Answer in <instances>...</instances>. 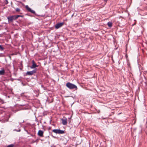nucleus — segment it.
<instances>
[{
  "instance_id": "obj_4",
  "label": "nucleus",
  "mask_w": 147,
  "mask_h": 147,
  "mask_svg": "<svg viewBox=\"0 0 147 147\" xmlns=\"http://www.w3.org/2000/svg\"><path fill=\"white\" fill-rule=\"evenodd\" d=\"M36 69H35L33 71H27L26 73V75H32L36 73Z\"/></svg>"
},
{
  "instance_id": "obj_6",
  "label": "nucleus",
  "mask_w": 147,
  "mask_h": 147,
  "mask_svg": "<svg viewBox=\"0 0 147 147\" xmlns=\"http://www.w3.org/2000/svg\"><path fill=\"white\" fill-rule=\"evenodd\" d=\"M32 65L30 67L31 68L33 69L38 67V65H36L34 60L32 61Z\"/></svg>"
},
{
  "instance_id": "obj_2",
  "label": "nucleus",
  "mask_w": 147,
  "mask_h": 147,
  "mask_svg": "<svg viewBox=\"0 0 147 147\" xmlns=\"http://www.w3.org/2000/svg\"><path fill=\"white\" fill-rule=\"evenodd\" d=\"M66 86L69 89H77V87L76 85L69 82L67 83L66 84Z\"/></svg>"
},
{
  "instance_id": "obj_7",
  "label": "nucleus",
  "mask_w": 147,
  "mask_h": 147,
  "mask_svg": "<svg viewBox=\"0 0 147 147\" xmlns=\"http://www.w3.org/2000/svg\"><path fill=\"white\" fill-rule=\"evenodd\" d=\"M26 9L29 12L33 14L35 13V11L33 10H32L29 7L28 5H26Z\"/></svg>"
},
{
  "instance_id": "obj_8",
  "label": "nucleus",
  "mask_w": 147,
  "mask_h": 147,
  "mask_svg": "<svg viewBox=\"0 0 147 147\" xmlns=\"http://www.w3.org/2000/svg\"><path fill=\"white\" fill-rule=\"evenodd\" d=\"M43 133L44 132L43 131L41 130H39L38 133V135L40 137H43Z\"/></svg>"
},
{
  "instance_id": "obj_10",
  "label": "nucleus",
  "mask_w": 147,
  "mask_h": 147,
  "mask_svg": "<svg viewBox=\"0 0 147 147\" xmlns=\"http://www.w3.org/2000/svg\"><path fill=\"white\" fill-rule=\"evenodd\" d=\"M5 73V71L4 69H3L1 70L0 71V75H3Z\"/></svg>"
},
{
  "instance_id": "obj_12",
  "label": "nucleus",
  "mask_w": 147,
  "mask_h": 147,
  "mask_svg": "<svg viewBox=\"0 0 147 147\" xmlns=\"http://www.w3.org/2000/svg\"><path fill=\"white\" fill-rule=\"evenodd\" d=\"M16 11L17 12H19L20 11V9L18 8H17L16 9Z\"/></svg>"
},
{
  "instance_id": "obj_16",
  "label": "nucleus",
  "mask_w": 147,
  "mask_h": 147,
  "mask_svg": "<svg viewBox=\"0 0 147 147\" xmlns=\"http://www.w3.org/2000/svg\"><path fill=\"white\" fill-rule=\"evenodd\" d=\"M2 55V54H0V57H1V56H3V55Z\"/></svg>"
},
{
  "instance_id": "obj_3",
  "label": "nucleus",
  "mask_w": 147,
  "mask_h": 147,
  "mask_svg": "<svg viewBox=\"0 0 147 147\" xmlns=\"http://www.w3.org/2000/svg\"><path fill=\"white\" fill-rule=\"evenodd\" d=\"M52 131L57 134H62L65 133L64 131L59 129H54Z\"/></svg>"
},
{
  "instance_id": "obj_9",
  "label": "nucleus",
  "mask_w": 147,
  "mask_h": 147,
  "mask_svg": "<svg viewBox=\"0 0 147 147\" xmlns=\"http://www.w3.org/2000/svg\"><path fill=\"white\" fill-rule=\"evenodd\" d=\"M62 123L63 125H66L67 124V119L65 118V119H61Z\"/></svg>"
},
{
  "instance_id": "obj_11",
  "label": "nucleus",
  "mask_w": 147,
  "mask_h": 147,
  "mask_svg": "<svg viewBox=\"0 0 147 147\" xmlns=\"http://www.w3.org/2000/svg\"><path fill=\"white\" fill-rule=\"evenodd\" d=\"M107 25L109 27H111L112 26V23L111 22H108Z\"/></svg>"
},
{
  "instance_id": "obj_14",
  "label": "nucleus",
  "mask_w": 147,
  "mask_h": 147,
  "mask_svg": "<svg viewBox=\"0 0 147 147\" xmlns=\"http://www.w3.org/2000/svg\"><path fill=\"white\" fill-rule=\"evenodd\" d=\"M0 49H1V50H2L3 49V48L2 46L0 45Z\"/></svg>"
},
{
  "instance_id": "obj_13",
  "label": "nucleus",
  "mask_w": 147,
  "mask_h": 147,
  "mask_svg": "<svg viewBox=\"0 0 147 147\" xmlns=\"http://www.w3.org/2000/svg\"><path fill=\"white\" fill-rule=\"evenodd\" d=\"M14 146L13 144H11L8 146L7 147H13Z\"/></svg>"
},
{
  "instance_id": "obj_15",
  "label": "nucleus",
  "mask_w": 147,
  "mask_h": 147,
  "mask_svg": "<svg viewBox=\"0 0 147 147\" xmlns=\"http://www.w3.org/2000/svg\"><path fill=\"white\" fill-rule=\"evenodd\" d=\"M6 1V4H7L8 3V1L7 0H5Z\"/></svg>"
},
{
  "instance_id": "obj_1",
  "label": "nucleus",
  "mask_w": 147,
  "mask_h": 147,
  "mask_svg": "<svg viewBox=\"0 0 147 147\" xmlns=\"http://www.w3.org/2000/svg\"><path fill=\"white\" fill-rule=\"evenodd\" d=\"M20 17H22V16L19 15H14L8 16L7 17V18L9 21L11 22L13 21V20H16Z\"/></svg>"
},
{
  "instance_id": "obj_5",
  "label": "nucleus",
  "mask_w": 147,
  "mask_h": 147,
  "mask_svg": "<svg viewBox=\"0 0 147 147\" xmlns=\"http://www.w3.org/2000/svg\"><path fill=\"white\" fill-rule=\"evenodd\" d=\"M63 22L59 23L57 24L55 26V28L57 29H58L62 27L63 25Z\"/></svg>"
},
{
  "instance_id": "obj_17",
  "label": "nucleus",
  "mask_w": 147,
  "mask_h": 147,
  "mask_svg": "<svg viewBox=\"0 0 147 147\" xmlns=\"http://www.w3.org/2000/svg\"><path fill=\"white\" fill-rule=\"evenodd\" d=\"M107 0H105V1L106 2H107Z\"/></svg>"
}]
</instances>
